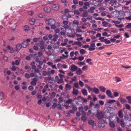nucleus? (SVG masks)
Segmentation results:
<instances>
[{
  "label": "nucleus",
  "instance_id": "59",
  "mask_svg": "<svg viewBox=\"0 0 131 131\" xmlns=\"http://www.w3.org/2000/svg\"><path fill=\"white\" fill-rule=\"evenodd\" d=\"M102 25L103 26L106 27L108 23L105 21H104L102 22Z\"/></svg>",
  "mask_w": 131,
  "mask_h": 131
},
{
  "label": "nucleus",
  "instance_id": "34",
  "mask_svg": "<svg viewBox=\"0 0 131 131\" xmlns=\"http://www.w3.org/2000/svg\"><path fill=\"white\" fill-rule=\"evenodd\" d=\"M114 78L116 79V82H118L121 81V78L115 76Z\"/></svg>",
  "mask_w": 131,
  "mask_h": 131
},
{
  "label": "nucleus",
  "instance_id": "38",
  "mask_svg": "<svg viewBox=\"0 0 131 131\" xmlns=\"http://www.w3.org/2000/svg\"><path fill=\"white\" fill-rule=\"evenodd\" d=\"M119 4V3L116 2V3H114L112 4L111 6L114 7H116L118 6Z\"/></svg>",
  "mask_w": 131,
  "mask_h": 131
},
{
  "label": "nucleus",
  "instance_id": "20",
  "mask_svg": "<svg viewBox=\"0 0 131 131\" xmlns=\"http://www.w3.org/2000/svg\"><path fill=\"white\" fill-rule=\"evenodd\" d=\"M88 14V13L87 11L84 10L83 11V13L82 14V16L83 17H86L87 16Z\"/></svg>",
  "mask_w": 131,
  "mask_h": 131
},
{
  "label": "nucleus",
  "instance_id": "44",
  "mask_svg": "<svg viewBox=\"0 0 131 131\" xmlns=\"http://www.w3.org/2000/svg\"><path fill=\"white\" fill-rule=\"evenodd\" d=\"M20 61L18 60H16L15 62H14V65H16L17 66H18L19 65Z\"/></svg>",
  "mask_w": 131,
  "mask_h": 131
},
{
  "label": "nucleus",
  "instance_id": "33",
  "mask_svg": "<svg viewBox=\"0 0 131 131\" xmlns=\"http://www.w3.org/2000/svg\"><path fill=\"white\" fill-rule=\"evenodd\" d=\"M99 125L100 128L101 129H102L104 126V124L100 122L99 123Z\"/></svg>",
  "mask_w": 131,
  "mask_h": 131
},
{
  "label": "nucleus",
  "instance_id": "56",
  "mask_svg": "<svg viewBox=\"0 0 131 131\" xmlns=\"http://www.w3.org/2000/svg\"><path fill=\"white\" fill-rule=\"evenodd\" d=\"M34 70H35V73H38L40 75V73L39 72V70L38 69H36V68H35V69H34Z\"/></svg>",
  "mask_w": 131,
  "mask_h": 131
},
{
  "label": "nucleus",
  "instance_id": "27",
  "mask_svg": "<svg viewBox=\"0 0 131 131\" xmlns=\"http://www.w3.org/2000/svg\"><path fill=\"white\" fill-rule=\"evenodd\" d=\"M118 115L120 118L123 117V114L121 110H120L118 112Z\"/></svg>",
  "mask_w": 131,
  "mask_h": 131
},
{
  "label": "nucleus",
  "instance_id": "60",
  "mask_svg": "<svg viewBox=\"0 0 131 131\" xmlns=\"http://www.w3.org/2000/svg\"><path fill=\"white\" fill-rule=\"evenodd\" d=\"M25 77L27 79H29L30 77V75L27 73L25 74Z\"/></svg>",
  "mask_w": 131,
  "mask_h": 131
},
{
  "label": "nucleus",
  "instance_id": "22",
  "mask_svg": "<svg viewBox=\"0 0 131 131\" xmlns=\"http://www.w3.org/2000/svg\"><path fill=\"white\" fill-rule=\"evenodd\" d=\"M81 92L82 94L83 95H87L88 93L86 90L85 89H83L82 90Z\"/></svg>",
  "mask_w": 131,
  "mask_h": 131
},
{
  "label": "nucleus",
  "instance_id": "10",
  "mask_svg": "<svg viewBox=\"0 0 131 131\" xmlns=\"http://www.w3.org/2000/svg\"><path fill=\"white\" fill-rule=\"evenodd\" d=\"M52 7L53 10H57L59 9V6L58 4H53L52 5Z\"/></svg>",
  "mask_w": 131,
  "mask_h": 131
},
{
  "label": "nucleus",
  "instance_id": "18",
  "mask_svg": "<svg viewBox=\"0 0 131 131\" xmlns=\"http://www.w3.org/2000/svg\"><path fill=\"white\" fill-rule=\"evenodd\" d=\"M35 61L32 62L30 63V65L31 66V68L32 69H35L36 68V67L35 66Z\"/></svg>",
  "mask_w": 131,
  "mask_h": 131
},
{
  "label": "nucleus",
  "instance_id": "41",
  "mask_svg": "<svg viewBox=\"0 0 131 131\" xmlns=\"http://www.w3.org/2000/svg\"><path fill=\"white\" fill-rule=\"evenodd\" d=\"M79 84L81 87H83L84 85L83 83L81 80H79Z\"/></svg>",
  "mask_w": 131,
  "mask_h": 131
},
{
  "label": "nucleus",
  "instance_id": "12",
  "mask_svg": "<svg viewBox=\"0 0 131 131\" xmlns=\"http://www.w3.org/2000/svg\"><path fill=\"white\" fill-rule=\"evenodd\" d=\"M92 90V92H94L95 94H97L99 93V90L98 88L94 87L93 88Z\"/></svg>",
  "mask_w": 131,
  "mask_h": 131
},
{
  "label": "nucleus",
  "instance_id": "25",
  "mask_svg": "<svg viewBox=\"0 0 131 131\" xmlns=\"http://www.w3.org/2000/svg\"><path fill=\"white\" fill-rule=\"evenodd\" d=\"M78 45L79 46H82V45L81 43V42L80 41H75L73 43L72 45Z\"/></svg>",
  "mask_w": 131,
  "mask_h": 131
},
{
  "label": "nucleus",
  "instance_id": "37",
  "mask_svg": "<svg viewBox=\"0 0 131 131\" xmlns=\"http://www.w3.org/2000/svg\"><path fill=\"white\" fill-rule=\"evenodd\" d=\"M57 82L59 84L63 83V79L60 78V79H59L58 80H57Z\"/></svg>",
  "mask_w": 131,
  "mask_h": 131
},
{
  "label": "nucleus",
  "instance_id": "14",
  "mask_svg": "<svg viewBox=\"0 0 131 131\" xmlns=\"http://www.w3.org/2000/svg\"><path fill=\"white\" fill-rule=\"evenodd\" d=\"M14 62L13 61L12 62V66L10 68V69L13 71H15L16 70V68L15 66Z\"/></svg>",
  "mask_w": 131,
  "mask_h": 131
},
{
  "label": "nucleus",
  "instance_id": "17",
  "mask_svg": "<svg viewBox=\"0 0 131 131\" xmlns=\"http://www.w3.org/2000/svg\"><path fill=\"white\" fill-rule=\"evenodd\" d=\"M118 18L120 20H122L124 18L123 16L122 13H120L119 14L118 16Z\"/></svg>",
  "mask_w": 131,
  "mask_h": 131
},
{
  "label": "nucleus",
  "instance_id": "48",
  "mask_svg": "<svg viewBox=\"0 0 131 131\" xmlns=\"http://www.w3.org/2000/svg\"><path fill=\"white\" fill-rule=\"evenodd\" d=\"M104 42L106 44H108L110 43V40H108L107 39H104Z\"/></svg>",
  "mask_w": 131,
  "mask_h": 131
},
{
  "label": "nucleus",
  "instance_id": "4",
  "mask_svg": "<svg viewBox=\"0 0 131 131\" xmlns=\"http://www.w3.org/2000/svg\"><path fill=\"white\" fill-rule=\"evenodd\" d=\"M96 116L99 120H101L103 117V115L102 113L98 112L96 114Z\"/></svg>",
  "mask_w": 131,
  "mask_h": 131
},
{
  "label": "nucleus",
  "instance_id": "64",
  "mask_svg": "<svg viewBox=\"0 0 131 131\" xmlns=\"http://www.w3.org/2000/svg\"><path fill=\"white\" fill-rule=\"evenodd\" d=\"M57 104L56 103H53L52 105V108L53 109H54L57 106Z\"/></svg>",
  "mask_w": 131,
  "mask_h": 131
},
{
  "label": "nucleus",
  "instance_id": "19",
  "mask_svg": "<svg viewBox=\"0 0 131 131\" xmlns=\"http://www.w3.org/2000/svg\"><path fill=\"white\" fill-rule=\"evenodd\" d=\"M35 21V19L32 18L30 19L29 23L30 24L33 25L34 24Z\"/></svg>",
  "mask_w": 131,
  "mask_h": 131
},
{
  "label": "nucleus",
  "instance_id": "28",
  "mask_svg": "<svg viewBox=\"0 0 131 131\" xmlns=\"http://www.w3.org/2000/svg\"><path fill=\"white\" fill-rule=\"evenodd\" d=\"M86 87L88 89L89 92H90V91L92 92L93 88L87 85L86 86Z\"/></svg>",
  "mask_w": 131,
  "mask_h": 131
},
{
  "label": "nucleus",
  "instance_id": "11",
  "mask_svg": "<svg viewBox=\"0 0 131 131\" xmlns=\"http://www.w3.org/2000/svg\"><path fill=\"white\" fill-rule=\"evenodd\" d=\"M76 73L77 75H80L83 72L80 68H78L77 70L76 71Z\"/></svg>",
  "mask_w": 131,
  "mask_h": 131
},
{
  "label": "nucleus",
  "instance_id": "40",
  "mask_svg": "<svg viewBox=\"0 0 131 131\" xmlns=\"http://www.w3.org/2000/svg\"><path fill=\"white\" fill-rule=\"evenodd\" d=\"M62 19L63 20H68V18L67 16H63L61 17Z\"/></svg>",
  "mask_w": 131,
  "mask_h": 131
},
{
  "label": "nucleus",
  "instance_id": "36",
  "mask_svg": "<svg viewBox=\"0 0 131 131\" xmlns=\"http://www.w3.org/2000/svg\"><path fill=\"white\" fill-rule=\"evenodd\" d=\"M109 124L110 126L112 128H114L115 127V125L112 122H110Z\"/></svg>",
  "mask_w": 131,
  "mask_h": 131
},
{
  "label": "nucleus",
  "instance_id": "51",
  "mask_svg": "<svg viewBox=\"0 0 131 131\" xmlns=\"http://www.w3.org/2000/svg\"><path fill=\"white\" fill-rule=\"evenodd\" d=\"M64 53L66 55H67L65 56L64 55V54H62V56L66 58H67L68 57V52L67 51H65V52Z\"/></svg>",
  "mask_w": 131,
  "mask_h": 131
},
{
  "label": "nucleus",
  "instance_id": "23",
  "mask_svg": "<svg viewBox=\"0 0 131 131\" xmlns=\"http://www.w3.org/2000/svg\"><path fill=\"white\" fill-rule=\"evenodd\" d=\"M99 88L101 91L103 92H105V91L106 88L104 86H100Z\"/></svg>",
  "mask_w": 131,
  "mask_h": 131
},
{
  "label": "nucleus",
  "instance_id": "63",
  "mask_svg": "<svg viewBox=\"0 0 131 131\" xmlns=\"http://www.w3.org/2000/svg\"><path fill=\"white\" fill-rule=\"evenodd\" d=\"M28 89L29 90L32 91L34 89V87L32 86H30L28 87Z\"/></svg>",
  "mask_w": 131,
  "mask_h": 131
},
{
  "label": "nucleus",
  "instance_id": "45",
  "mask_svg": "<svg viewBox=\"0 0 131 131\" xmlns=\"http://www.w3.org/2000/svg\"><path fill=\"white\" fill-rule=\"evenodd\" d=\"M24 29L26 31H28L29 29V26L27 25H25L24 27Z\"/></svg>",
  "mask_w": 131,
  "mask_h": 131
},
{
  "label": "nucleus",
  "instance_id": "5",
  "mask_svg": "<svg viewBox=\"0 0 131 131\" xmlns=\"http://www.w3.org/2000/svg\"><path fill=\"white\" fill-rule=\"evenodd\" d=\"M63 23L64 24L63 27L65 29H68L69 28V26L68 25V20H64L63 21Z\"/></svg>",
  "mask_w": 131,
  "mask_h": 131
},
{
  "label": "nucleus",
  "instance_id": "15",
  "mask_svg": "<svg viewBox=\"0 0 131 131\" xmlns=\"http://www.w3.org/2000/svg\"><path fill=\"white\" fill-rule=\"evenodd\" d=\"M65 89L66 90H70L71 89V86L68 84L65 85Z\"/></svg>",
  "mask_w": 131,
  "mask_h": 131
},
{
  "label": "nucleus",
  "instance_id": "52",
  "mask_svg": "<svg viewBox=\"0 0 131 131\" xmlns=\"http://www.w3.org/2000/svg\"><path fill=\"white\" fill-rule=\"evenodd\" d=\"M98 96L101 99H104L105 97V96L104 95H103L102 96H101L100 95H99Z\"/></svg>",
  "mask_w": 131,
  "mask_h": 131
},
{
  "label": "nucleus",
  "instance_id": "62",
  "mask_svg": "<svg viewBox=\"0 0 131 131\" xmlns=\"http://www.w3.org/2000/svg\"><path fill=\"white\" fill-rule=\"evenodd\" d=\"M78 64L79 65L82 66L83 65L85 64V63L83 62H79L78 63Z\"/></svg>",
  "mask_w": 131,
  "mask_h": 131
},
{
  "label": "nucleus",
  "instance_id": "47",
  "mask_svg": "<svg viewBox=\"0 0 131 131\" xmlns=\"http://www.w3.org/2000/svg\"><path fill=\"white\" fill-rule=\"evenodd\" d=\"M72 101V99H69L66 101V103L67 104H71Z\"/></svg>",
  "mask_w": 131,
  "mask_h": 131
},
{
  "label": "nucleus",
  "instance_id": "32",
  "mask_svg": "<svg viewBox=\"0 0 131 131\" xmlns=\"http://www.w3.org/2000/svg\"><path fill=\"white\" fill-rule=\"evenodd\" d=\"M79 52L81 54H83L85 53L86 51L84 49H81L79 51Z\"/></svg>",
  "mask_w": 131,
  "mask_h": 131
},
{
  "label": "nucleus",
  "instance_id": "35",
  "mask_svg": "<svg viewBox=\"0 0 131 131\" xmlns=\"http://www.w3.org/2000/svg\"><path fill=\"white\" fill-rule=\"evenodd\" d=\"M77 77L76 76H74L73 78H71V80L70 81V82H74L77 80Z\"/></svg>",
  "mask_w": 131,
  "mask_h": 131
},
{
  "label": "nucleus",
  "instance_id": "53",
  "mask_svg": "<svg viewBox=\"0 0 131 131\" xmlns=\"http://www.w3.org/2000/svg\"><path fill=\"white\" fill-rule=\"evenodd\" d=\"M125 107L127 109L129 110L130 108V105L128 104H126L125 105Z\"/></svg>",
  "mask_w": 131,
  "mask_h": 131
},
{
  "label": "nucleus",
  "instance_id": "6",
  "mask_svg": "<svg viewBox=\"0 0 131 131\" xmlns=\"http://www.w3.org/2000/svg\"><path fill=\"white\" fill-rule=\"evenodd\" d=\"M106 93L108 96L111 98H113V96L112 95V92L110 90H107L106 92Z\"/></svg>",
  "mask_w": 131,
  "mask_h": 131
},
{
  "label": "nucleus",
  "instance_id": "21",
  "mask_svg": "<svg viewBox=\"0 0 131 131\" xmlns=\"http://www.w3.org/2000/svg\"><path fill=\"white\" fill-rule=\"evenodd\" d=\"M64 13L66 14L68 13V14L69 15V17H71V15H70V14H71V13H73V12L72 11H69L68 9H66L64 10Z\"/></svg>",
  "mask_w": 131,
  "mask_h": 131
},
{
  "label": "nucleus",
  "instance_id": "3",
  "mask_svg": "<svg viewBox=\"0 0 131 131\" xmlns=\"http://www.w3.org/2000/svg\"><path fill=\"white\" fill-rule=\"evenodd\" d=\"M88 124L90 125H92L93 128H96V127L95 123V122L92 119L89 120L88 122Z\"/></svg>",
  "mask_w": 131,
  "mask_h": 131
},
{
  "label": "nucleus",
  "instance_id": "55",
  "mask_svg": "<svg viewBox=\"0 0 131 131\" xmlns=\"http://www.w3.org/2000/svg\"><path fill=\"white\" fill-rule=\"evenodd\" d=\"M116 104L118 107L120 108H121L122 107V105L121 104L118 102V101H117Z\"/></svg>",
  "mask_w": 131,
  "mask_h": 131
},
{
  "label": "nucleus",
  "instance_id": "46",
  "mask_svg": "<svg viewBox=\"0 0 131 131\" xmlns=\"http://www.w3.org/2000/svg\"><path fill=\"white\" fill-rule=\"evenodd\" d=\"M73 85L74 87L76 88H79V86L78 83L77 82L74 83L73 84Z\"/></svg>",
  "mask_w": 131,
  "mask_h": 131
},
{
  "label": "nucleus",
  "instance_id": "39",
  "mask_svg": "<svg viewBox=\"0 0 131 131\" xmlns=\"http://www.w3.org/2000/svg\"><path fill=\"white\" fill-rule=\"evenodd\" d=\"M120 125L121 127H125L124 123V121H123L122 119H121L120 121Z\"/></svg>",
  "mask_w": 131,
  "mask_h": 131
},
{
  "label": "nucleus",
  "instance_id": "57",
  "mask_svg": "<svg viewBox=\"0 0 131 131\" xmlns=\"http://www.w3.org/2000/svg\"><path fill=\"white\" fill-rule=\"evenodd\" d=\"M126 27L128 29H130L131 28V23H129L126 26Z\"/></svg>",
  "mask_w": 131,
  "mask_h": 131
},
{
  "label": "nucleus",
  "instance_id": "58",
  "mask_svg": "<svg viewBox=\"0 0 131 131\" xmlns=\"http://www.w3.org/2000/svg\"><path fill=\"white\" fill-rule=\"evenodd\" d=\"M119 94L117 92H114L113 93V95L115 97H116L119 95Z\"/></svg>",
  "mask_w": 131,
  "mask_h": 131
},
{
  "label": "nucleus",
  "instance_id": "9",
  "mask_svg": "<svg viewBox=\"0 0 131 131\" xmlns=\"http://www.w3.org/2000/svg\"><path fill=\"white\" fill-rule=\"evenodd\" d=\"M72 93L75 95H77L79 94L78 90L77 89H74V88H73V91L72 92Z\"/></svg>",
  "mask_w": 131,
  "mask_h": 131
},
{
  "label": "nucleus",
  "instance_id": "13",
  "mask_svg": "<svg viewBox=\"0 0 131 131\" xmlns=\"http://www.w3.org/2000/svg\"><path fill=\"white\" fill-rule=\"evenodd\" d=\"M22 47V45L20 44H18L16 45L17 49L16 50L17 51H18L19 50L21 49Z\"/></svg>",
  "mask_w": 131,
  "mask_h": 131
},
{
  "label": "nucleus",
  "instance_id": "42",
  "mask_svg": "<svg viewBox=\"0 0 131 131\" xmlns=\"http://www.w3.org/2000/svg\"><path fill=\"white\" fill-rule=\"evenodd\" d=\"M73 12L74 13V14H76L78 15H79L80 14V13L78 10H75Z\"/></svg>",
  "mask_w": 131,
  "mask_h": 131
},
{
  "label": "nucleus",
  "instance_id": "1",
  "mask_svg": "<svg viewBox=\"0 0 131 131\" xmlns=\"http://www.w3.org/2000/svg\"><path fill=\"white\" fill-rule=\"evenodd\" d=\"M46 23L49 25L51 26V28L52 29H55V33H59L60 29L62 30V28L58 24V22L56 23L54 20L53 19H48L46 21Z\"/></svg>",
  "mask_w": 131,
  "mask_h": 131
},
{
  "label": "nucleus",
  "instance_id": "50",
  "mask_svg": "<svg viewBox=\"0 0 131 131\" xmlns=\"http://www.w3.org/2000/svg\"><path fill=\"white\" fill-rule=\"evenodd\" d=\"M81 119L84 122H85L87 120V118L85 116H82Z\"/></svg>",
  "mask_w": 131,
  "mask_h": 131
},
{
  "label": "nucleus",
  "instance_id": "30",
  "mask_svg": "<svg viewBox=\"0 0 131 131\" xmlns=\"http://www.w3.org/2000/svg\"><path fill=\"white\" fill-rule=\"evenodd\" d=\"M126 98L128 101V103L129 104H131V96H126Z\"/></svg>",
  "mask_w": 131,
  "mask_h": 131
},
{
  "label": "nucleus",
  "instance_id": "61",
  "mask_svg": "<svg viewBox=\"0 0 131 131\" xmlns=\"http://www.w3.org/2000/svg\"><path fill=\"white\" fill-rule=\"evenodd\" d=\"M92 95L93 96V100L94 101H96L97 100V98L95 95L94 94H92Z\"/></svg>",
  "mask_w": 131,
  "mask_h": 131
},
{
  "label": "nucleus",
  "instance_id": "26",
  "mask_svg": "<svg viewBox=\"0 0 131 131\" xmlns=\"http://www.w3.org/2000/svg\"><path fill=\"white\" fill-rule=\"evenodd\" d=\"M120 101L122 103H125L127 102V101L125 99L122 97L120 98Z\"/></svg>",
  "mask_w": 131,
  "mask_h": 131
},
{
  "label": "nucleus",
  "instance_id": "54",
  "mask_svg": "<svg viewBox=\"0 0 131 131\" xmlns=\"http://www.w3.org/2000/svg\"><path fill=\"white\" fill-rule=\"evenodd\" d=\"M57 107L59 110H61L62 109V107L60 105V103H59L57 105Z\"/></svg>",
  "mask_w": 131,
  "mask_h": 131
},
{
  "label": "nucleus",
  "instance_id": "2",
  "mask_svg": "<svg viewBox=\"0 0 131 131\" xmlns=\"http://www.w3.org/2000/svg\"><path fill=\"white\" fill-rule=\"evenodd\" d=\"M78 67L74 64L71 65L70 67V70L72 72H74L77 71L78 69Z\"/></svg>",
  "mask_w": 131,
  "mask_h": 131
},
{
  "label": "nucleus",
  "instance_id": "29",
  "mask_svg": "<svg viewBox=\"0 0 131 131\" xmlns=\"http://www.w3.org/2000/svg\"><path fill=\"white\" fill-rule=\"evenodd\" d=\"M7 48L9 50H10V52L11 53H12L13 52V48L11 47L10 46H7Z\"/></svg>",
  "mask_w": 131,
  "mask_h": 131
},
{
  "label": "nucleus",
  "instance_id": "16",
  "mask_svg": "<svg viewBox=\"0 0 131 131\" xmlns=\"http://www.w3.org/2000/svg\"><path fill=\"white\" fill-rule=\"evenodd\" d=\"M95 9V8L94 7H92L89 9L88 12L91 13H92L94 12V10Z\"/></svg>",
  "mask_w": 131,
  "mask_h": 131
},
{
  "label": "nucleus",
  "instance_id": "24",
  "mask_svg": "<svg viewBox=\"0 0 131 131\" xmlns=\"http://www.w3.org/2000/svg\"><path fill=\"white\" fill-rule=\"evenodd\" d=\"M58 36L56 34L53 35V38L52 39V40L54 41H56L57 40V39L58 38Z\"/></svg>",
  "mask_w": 131,
  "mask_h": 131
},
{
  "label": "nucleus",
  "instance_id": "7",
  "mask_svg": "<svg viewBox=\"0 0 131 131\" xmlns=\"http://www.w3.org/2000/svg\"><path fill=\"white\" fill-rule=\"evenodd\" d=\"M44 10L46 13H49L51 11V8L49 7L46 6L44 8Z\"/></svg>",
  "mask_w": 131,
  "mask_h": 131
},
{
  "label": "nucleus",
  "instance_id": "43",
  "mask_svg": "<svg viewBox=\"0 0 131 131\" xmlns=\"http://www.w3.org/2000/svg\"><path fill=\"white\" fill-rule=\"evenodd\" d=\"M115 102H116V101L115 100H109L107 102V103L109 104H112Z\"/></svg>",
  "mask_w": 131,
  "mask_h": 131
},
{
  "label": "nucleus",
  "instance_id": "31",
  "mask_svg": "<svg viewBox=\"0 0 131 131\" xmlns=\"http://www.w3.org/2000/svg\"><path fill=\"white\" fill-rule=\"evenodd\" d=\"M76 31L78 32H81V27L80 26H78L76 29Z\"/></svg>",
  "mask_w": 131,
  "mask_h": 131
},
{
  "label": "nucleus",
  "instance_id": "49",
  "mask_svg": "<svg viewBox=\"0 0 131 131\" xmlns=\"http://www.w3.org/2000/svg\"><path fill=\"white\" fill-rule=\"evenodd\" d=\"M25 43H26V41H24L22 43V47H23L24 48H26V47L27 46V45L25 44Z\"/></svg>",
  "mask_w": 131,
  "mask_h": 131
},
{
  "label": "nucleus",
  "instance_id": "8",
  "mask_svg": "<svg viewBox=\"0 0 131 131\" xmlns=\"http://www.w3.org/2000/svg\"><path fill=\"white\" fill-rule=\"evenodd\" d=\"M32 80L33 81L31 82L30 84L33 86H35L36 85L37 80L36 78H33Z\"/></svg>",
  "mask_w": 131,
  "mask_h": 131
}]
</instances>
